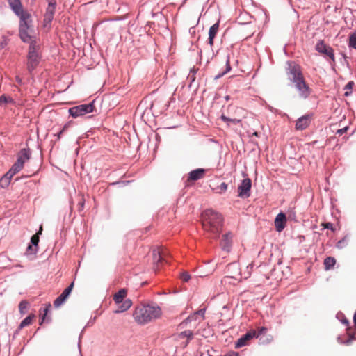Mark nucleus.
Here are the masks:
<instances>
[{"instance_id":"nucleus-1","label":"nucleus","mask_w":356,"mask_h":356,"mask_svg":"<svg viewBox=\"0 0 356 356\" xmlns=\"http://www.w3.org/2000/svg\"><path fill=\"white\" fill-rule=\"evenodd\" d=\"M223 218L222 215L213 209H207L202 213V225L204 231L210 237H217L221 232Z\"/></svg>"},{"instance_id":"nucleus-2","label":"nucleus","mask_w":356,"mask_h":356,"mask_svg":"<svg viewBox=\"0 0 356 356\" xmlns=\"http://www.w3.org/2000/svg\"><path fill=\"white\" fill-rule=\"evenodd\" d=\"M288 76L294 84L298 91V96L301 99H307L312 93V88L306 83L301 68L298 65H289Z\"/></svg>"},{"instance_id":"nucleus-3","label":"nucleus","mask_w":356,"mask_h":356,"mask_svg":"<svg viewBox=\"0 0 356 356\" xmlns=\"http://www.w3.org/2000/svg\"><path fill=\"white\" fill-rule=\"evenodd\" d=\"M161 310L153 305H140L136 307L133 316L138 324H145L159 318Z\"/></svg>"},{"instance_id":"nucleus-4","label":"nucleus","mask_w":356,"mask_h":356,"mask_svg":"<svg viewBox=\"0 0 356 356\" xmlns=\"http://www.w3.org/2000/svg\"><path fill=\"white\" fill-rule=\"evenodd\" d=\"M31 156L30 149H22L17 154V161L12 165L11 168L1 179V183L3 185L5 183L8 185L12 177L24 168V163L28 161Z\"/></svg>"},{"instance_id":"nucleus-5","label":"nucleus","mask_w":356,"mask_h":356,"mask_svg":"<svg viewBox=\"0 0 356 356\" xmlns=\"http://www.w3.org/2000/svg\"><path fill=\"white\" fill-rule=\"evenodd\" d=\"M32 32V20L31 15H26L20 18L19 22V35L21 39L29 42L31 40V33Z\"/></svg>"},{"instance_id":"nucleus-6","label":"nucleus","mask_w":356,"mask_h":356,"mask_svg":"<svg viewBox=\"0 0 356 356\" xmlns=\"http://www.w3.org/2000/svg\"><path fill=\"white\" fill-rule=\"evenodd\" d=\"M127 295V291L125 289H122L114 294L113 300L115 301V302L116 304L122 303V305H120L118 309L115 311V313L125 312L131 307L132 302L131 300L127 299L124 300Z\"/></svg>"},{"instance_id":"nucleus-7","label":"nucleus","mask_w":356,"mask_h":356,"mask_svg":"<svg viewBox=\"0 0 356 356\" xmlns=\"http://www.w3.org/2000/svg\"><path fill=\"white\" fill-rule=\"evenodd\" d=\"M154 270L156 272L159 270L161 266L163 263H168L167 257L168 253L166 250L163 248H157L152 251Z\"/></svg>"},{"instance_id":"nucleus-8","label":"nucleus","mask_w":356,"mask_h":356,"mask_svg":"<svg viewBox=\"0 0 356 356\" xmlns=\"http://www.w3.org/2000/svg\"><path fill=\"white\" fill-rule=\"evenodd\" d=\"M249 268V266L246 267L248 271L245 272L243 275L242 273L240 271L239 265L238 264H229L227 267L228 277L236 280L247 279L250 275V272L248 270Z\"/></svg>"},{"instance_id":"nucleus-9","label":"nucleus","mask_w":356,"mask_h":356,"mask_svg":"<svg viewBox=\"0 0 356 356\" xmlns=\"http://www.w3.org/2000/svg\"><path fill=\"white\" fill-rule=\"evenodd\" d=\"M95 106L93 103L81 104L70 108L69 109V113L72 117L77 118L92 112Z\"/></svg>"},{"instance_id":"nucleus-10","label":"nucleus","mask_w":356,"mask_h":356,"mask_svg":"<svg viewBox=\"0 0 356 356\" xmlns=\"http://www.w3.org/2000/svg\"><path fill=\"white\" fill-rule=\"evenodd\" d=\"M315 49L320 54L327 56L333 63L335 62L333 49L327 45L323 40L318 42Z\"/></svg>"},{"instance_id":"nucleus-11","label":"nucleus","mask_w":356,"mask_h":356,"mask_svg":"<svg viewBox=\"0 0 356 356\" xmlns=\"http://www.w3.org/2000/svg\"><path fill=\"white\" fill-rule=\"evenodd\" d=\"M56 0H51L49 2L44 16V26H49L54 18L56 10Z\"/></svg>"},{"instance_id":"nucleus-12","label":"nucleus","mask_w":356,"mask_h":356,"mask_svg":"<svg viewBox=\"0 0 356 356\" xmlns=\"http://www.w3.org/2000/svg\"><path fill=\"white\" fill-rule=\"evenodd\" d=\"M39 63V57L35 51V46L31 44L29 48L28 56V70L31 72Z\"/></svg>"},{"instance_id":"nucleus-13","label":"nucleus","mask_w":356,"mask_h":356,"mask_svg":"<svg viewBox=\"0 0 356 356\" xmlns=\"http://www.w3.org/2000/svg\"><path fill=\"white\" fill-rule=\"evenodd\" d=\"M257 336V331L251 330L244 335L241 336L235 343V348H239L249 344L250 340Z\"/></svg>"},{"instance_id":"nucleus-14","label":"nucleus","mask_w":356,"mask_h":356,"mask_svg":"<svg viewBox=\"0 0 356 356\" xmlns=\"http://www.w3.org/2000/svg\"><path fill=\"white\" fill-rule=\"evenodd\" d=\"M232 109H234L235 110V112L238 113L239 115H238V117L239 118H237V117H234V118H228L227 117L226 115H225L224 114H222L220 118L226 123H227V124L229 125V122L232 123V124H238L239 122H241V119L243 118H244V115H245V111L243 108H239V107H232Z\"/></svg>"},{"instance_id":"nucleus-15","label":"nucleus","mask_w":356,"mask_h":356,"mask_svg":"<svg viewBox=\"0 0 356 356\" xmlns=\"http://www.w3.org/2000/svg\"><path fill=\"white\" fill-rule=\"evenodd\" d=\"M252 181L250 179H244L238 188V196L241 197H248L250 195Z\"/></svg>"},{"instance_id":"nucleus-16","label":"nucleus","mask_w":356,"mask_h":356,"mask_svg":"<svg viewBox=\"0 0 356 356\" xmlns=\"http://www.w3.org/2000/svg\"><path fill=\"white\" fill-rule=\"evenodd\" d=\"M234 234L228 232L222 236L220 243V247L222 250L229 252L232 246Z\"/></svg>"},{"instance_id":"nucleus-17","label":"nucleus","mask_w":356,"mask_h":356,"mask_svg":"<svg viewBox=\"0 0 356 356\" xmlns=\"http://www.w3.org/2000/svg\"><path fill=\"white\" fill-rule=\"evenodd\" d=\"M74 283L72 282L68 287H67L63 293L54 300V305L56 307H59L61 305H63L65 301L67 299L70 294L71 293Z\"/></svg>"},{"instance_id":"nucleus-18","label":"nucleus","mask_w":356,"mask_h":356,"mask_svg":"<svg viewBox=\"0 0 356 356\" xmlns=\"http://www.w3.org/2000/svg\"><path fill=\"white\" fill-rule=\"evenodd\" d=\"M8 3L14 13L20 18L22 17L23 15H30L23 10L20 0H8Z\"/></svg>"},{"instance_id":"nucleus-19","label":"nucleus","mask_w":356,"mask_h":356,"mask_svg":"<svg viewBox=\"0 0 356 356\" xmlns=\"http://www.w3.org/2000/svg\"><path fill=\"white\" fill-rule=\"evenodd\" d=\"M312 116L311 115H306L299 118L296 123V129L297 130H304L310 124Z\"/></svg>"},{"instance_id":"nucleus-20","label":"nucleus","mask_w":356,"mask_h":356,"mask_svg":"<svg viewBox=\"0 0 356 356\" xmlns=\"http://www.w3.org/2000/svg\"><path fill=\"white\" fill-rule=\"evenodd\" d=\"M286 222V215L282 212L278 213L274 221L276 230L279 232H282L285 228Z\"/></svg>"},{"instance_id":"nucleus-21","label":"nucleus","mask_w":356,"mask_h":356,"mask_svg":"<svg viewBox=\"0 0 356 356\" xmlns=\"http://www.w3.org/2000/svg\"><path fill=\"white\" fill-rule=\"evenodd\" d=\"M206 170L202 168H198L189 172L187 181H194L204 177Z\"/></svg>"},{"instance_id":"nucleus-22","label":"nucleus","mask_w":356,"mask_h":356,"mask_svg":"<svg viewBox=\"0 0 356 356\" xmlns=\"http://www.w3.org/2000/svg\"><path fill=\"white\" fill-rule=\"evenodd\" d=\"M219 29V24L218 22L214 24L211 26L209 31V43L211 46L213 44V40L218 31Z\"/></svg>"},{"instance_id":"nucleus-23","label":"nucleus","mask_w":356,"mask_h":356,"mask_svg":"<svg viewBox=\"0 0 356 356\" xmlns=\"http://www.w3.org/2000/svg\"><path fill=\"white\" fill-rule=\"evenodd\" d=\"M35 318V316L33 314H29L19 324L18 330H22L24 327L30 325L32 323L33 320Z\"/></svg>"},{"instance_id":"nucleus-24","label":"nucleus","mask_w":356,"mask_h":356,"mask_svg":"<svg viewBox=\"0 0 356 356\" xmlns=\"http://www.w3.org/2000/svg\"><path fill=\"white\" fill-rule=\"evenodd\" d=\"M193 332L191 330H185L184 332H180L179 334H178V338L179 339H184V338H186L187 339V341L185 343V346H187L188 341L193 339Z\"/></svg>"},{"instance_id":"nucleus-25","label":"nucleus","mask_w":356,"mask_h":356,"mask_svg":"<svg viewBox=\"0 0 356 356\" xmlns=\"http://www.w3.org/2000/svg\"><path fill=\"white\" fill-rule=\"evenodd\" d=\"M336 264V259L334 257H328L325 259L323 264L326 270H330Z\"/></svg>"},{"instance_id":"nucleus-26","label":"nucleus","mask_w":356,"mask_h":356,"mask_svg":"<svg viewBox=\"0 0 356 356\" xmlns=\"http://www.w3.org/2000/svg\"><path fill=\"white\" fill-rule=\"evenodd\" d=\"M204 314V309L199 310L198 312H195L193 315L188 317L185 321H184L180 324V326H181L182 327L186 326L188 322L191 321L192 320H195L196 316H197V314H201V315L203 316Z\"/></svg>"},{"instance_id":"nucleus-27","label":"nucleus","mask_w":356,"mask_h":356,"mask_svg":"<svg viewBox=\"0 0 356 356\" xmlns=\"http://www.w3.org/2000/svg\"><path fill=\"white\" fill-rule=\"evenodd\" d=\"M227 189V184L225 182L221 183L219 186L212 188V191L218 194L224 193Z\"/></svg>"},{"instance_id":"nucleus-28","label":"nucleus","mask_w":356,"mask_h":356,"mask_svg":"<svg viewBox=\"0 0 356 356\" xmlns=\"http://www.w3.org/2000/svg\"><path fill=\"white\" fill-rule=\"evenodd\" d=\"M85 205V198L83 195H79V202L77 204V211L81 213L83 211Z\"/></svg>"},{"instance_id":"nucleus-29","label":"nucleus","mask_w":356,"mask_h":356,"mask_svg":"<svg viewBox=\"0 0 356 356\" xmlns=\"http://www.w3.org/2000/svg\"><path fill=\"white\" fill-rule=\"evenodd\" d=\"M29 302L26 300H22L19 304V310L21 314H25L28 307H29Z\"/></svg>"},{"instance_id":"nucleus-30","label":"nucleus","mask_w":356,"mask_h":356,"mask_svg":"<svg viewBox=\"0 0 356 356\" xmlns=\"http://www.w3.org/2000/svg\"><path fill=\"white\" fill-rule=\"evenodd\" d=\"M8 103L14 104L15 102L14 100L8 96H6L5 95H2L1 96H0V104Z\"/></svg>"},{"instance_id":"nucleus-31","label":"nucleus","mask_w":356,"mask_h":356,"mask_svg":"<svg viewBox=\"0 0 356 356\" xmlns=\"http://www.w3.org/2000/svg\"><path fill=\"white\" fill-rule=\"evenodd\" d=\"M31 242L33 245H34V250L38 251V243H39V236L38 234H34L31 238Z\"/></svg>"},{"instance_id":"nucleus-32","label":"nucleus","mask_w":356,"mask_h":356,"mask_svg":"<svg viewBox=\"0 0 356 356\" xmlns=\"http://www.w3.org/2000/svg\"><path fill=\"white\" fill-rule=\"evenodd\" d=\"M353 86H354L353 81H350L346 85V86L344 88V90H346L344 95L346 96H348L352 92V89H353Z\"/></svg>"},{"instance_id":"nucleus-33","label":"nucleus","mask_w":356,"mask_h":356,"mask_svg":"<svg viewBox=\"0 0 356 356\" xmlns=\"http://www.w3.org/2000/svg\"><path fill=\"white\" fill-rule=\"evenodd\" d=\"M38 251L34 250V245H29L27 248L26 251L25 252L26 255H35Z\"/></svg>"},{"instance_id":"nucleus-34","label":"nucleus","mask_w":356,"mask_h":356,"mask_svg":"<svg viewBox=\"0 0 356 356\" xmlns=\"http://www.w3.org/2000/svg\"><path fill=\"white\" fill-rule=\"evenodd\" d=\"M267 331L268 329L265 327H259L258 331H257V336L255 337V338H258L259 336L266 334Z\"/></svg>"},{"instance_id":"nucleus-35","label":"nucleus","mask_w":356,"mask_h":356,"mask_svg":"<svg viewBox=\"0 0 356 356\" xmlns=\"http://www.w3.org/2000/svg\"><path fill=\"white\" fill-rule=\"evenodd\" d=\"M350 46L356 49V35H351L349 39Z\"/></svg>"},{"instance_id":"nucleus-36","label":"nucleus","mask_w":356,"mask_h":356,"mask_svg":"<svg viewBox=\"0 0 356 356\" xmlns=\"http://www.w3.org/2000/svg\"><path fill=\"white\" fill-rule=\"evenodd\" d=\"M321 225L325 228V229H331L332 232H334L335 231V228L333 226V224L331 223V222H325V223H322Z\"/></svg>"},{"instance_id":"nucleus-37","label":"nucleus","mask_w":356,"mask_h":356,"mask_svg":"<svg viewBox=\"0 0 356 356\" xmlns=\"http://www.w3.org/2000/svg\"><path fill=\"white\" fill-rule=\"evenodd\" d=\"M181 278L183 281L188 282L190 280L191 276L187 272H184L181 274Z\"/></svg>"},{"instance_id":"nucleus-38","label":"nucleus","mask_w":356,"mask_h":356,"mask_svg":"<svg viewBox=\"0 0 356 356\" xmlns=\"http://www.w3.org/2000/svg\"><path fill=\"white\" fill-rule=\"evenodd\" d=\"M51 307V305L49 304L44 309V313L42 316V321L40 322V324H42L45 318V316H47L49 309Z\"/></svg>"},{"instance_id":"nucleus-39","label":"nucleus","mask_w":356,"mask_h":356,"mask_svg":"<svg viewBox=\"0 0 356 356\" xmlns=\"http://www.w3.org/2000/svg\"><path fill=\"white\" fill-rule=\"evenodd\" d=\"M347 129H348V127H346L345 128L339 129L337 133L339 134V135H342L343 134L346 132Z\"/></svg>"},{"instance_id":"nucleus-40","label":"nucleus","mask_w":356,"mask_h":356,"mask_svg":"<svg viewBox=\"0 0 356 356\" xmlns=\"http://www.w3.org/2000/svg\"><path fill=\"white\" fill-rule=\"evenodd\" d=\"M225 356H238V353L235 352H231L226 354Z\"/></svg>"},{"instance_id":"nucleus-41","label":"nucleus","mask_w":356,"mask_h":356,"mask_svg":"<svg viewBox=\"0 0 356 356\" xmlns=\"http://www.w3.org/2000/svg\"><path fill=\"white\" fill-rule=\"evenodd\" d=\"M15 80H16V81H17L19 84H22V79H21L19 76H16V77H15Z\"/></svg>"},{"instance_id":"nucleus-42","label":"nucleus","mask_w":356,"mask_h":356,"mask_svg":"<svg viewBox=\"0 0 356 356\" xmlns=\"http://www.w3.org/2000/svg\"><path fill=\"white\" fill-rule=\"evenodd\" d=\"M42 227L40 226L39 231L35 234H38V236H39L40 234H42Z\"/></svg>"},{"instance_id":"nucleus-43","label":"nucleus","mask_w":356,"mask_h":356,"mask_svg":"<svg viewBox=\"0 0 356 356\" xmlns=\"http://www.w3.org/2000/svg\"><path fill=\"white\" fill-rule=\"evenodd\" d=\"M353 321H354L355 325L356 326V312H355L354 316H353Z\"/></svg>"},{"instance_id":"nucleus-44","label":"nucleus","mask_w":356,"mask_h":356,"mask_svg":"<svg viewBox=\"0 0 356 356\" xmlns=\"http://www.w3.org/2000/svg\"><path fill=\"white\" fill-rule=\"evenodd\" d=\"M225 73H226V72H222V74H218V76H216V79L220 78V77L222 76Z\"/></svg>"},{"instance_id":"nucleus-45","label":"nucleus","mask_w":356,"mask_h":356,"mask_svg":"<svg viewBox=\"0 0 356 356\" xmlns=\"http://www.w3.org/2000/svg\"><path fill=\"white\" fill-rule=\"evenodd\" d=\"M63 134V130H61L58 134V138H60L61 135Z\"/></svg>"},{"instance_id":"nucleus-46","label":"nucleus","mask_w":356,"mask_h":356,"mask_svg":"<svg viewBox=\"0 0 356 356\" xmlns=\"http://www.w3.org/2000/svg\"><path fill=\"white\" fill-rule=\"evenodd\" d=\"M252 135L257 137L259 136V134H258V132L254 131V133H252Z\"/></svg>"},{"instance_id":"nucleus-47","label":"nucleus","mask_w":356,"mask_h":356,"mask_svg":"<svg viewBox=\"0 0 356 356\" xmlns=\"http://www.w3.org/2000/svg\"><path fill=\"white\" fill-rule=\"evenodd\" d=\"M351 341H352V339H348V340L346 341V344H349V343L351 342Z\"/></svg>"},{"instance_id":"nucleus-48","label":"nucleus","mask_w":356,"mask_h":356,"mask_svg":"<svg viewBox=\"0 0 356 356\" xmlns=\"http://www.w3.org/2000/svg\"><path fill=\"white\" fill-rule=\"evenodd\" d=\"M67 125H65V126L63 127V128L62 129V130H63V132L67 129Z\"/></svg>"},{"instance_id":"nucleus-49","label":"nucleus","mask_w":356,"mask_h":356,"mask_svg":"<svg viewBox=\"0 0 356 356\" xmlns=\"http://www.w3.org/2000/svg\"><path fill=\"white\" fill-rule=\"evenodd\" d=\"M4 46H5V44H4V43H3V42L0 43V47H1V48H3V47H4Z\"/></svg>"},{"instance_id":"nucleus-50","label":"nucleus","mask_w":356,"mask_h":356,"mask_svg":"<svg viewBox=\"0 0 356 356\" xmlns=\"http://www.w3.org/2000/svg\"><path fill=\"white\" fill-rule=\"evenodd\" d=\"M341 243H342V241H339V243H338V246H339V245H340Z\"/></svg>"},{"instance_id":"nucleus-51","label":"nucleus","mask_w":356,"mask_h":356,"mask_svg":"<svg viewBox=\"0 0 356 356\" xmlns=\"http://www.w3.org/2000/svg\"><path fill=\"white\" fill-rule=\"evenodd\" d=\"M230 68H231V67H230V66H228V67H227V71L229 70H230Z\"/></svg>"}]
</instances>
